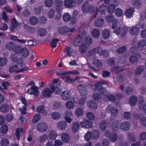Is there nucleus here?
<instances>
[{"mask_svg":"<svg viewBox=\"0 0 146 146\" xmlns=\"http://www.w3.org/2000/svg\"><path fill=\"white\" fill-rule=\"evenodd\" d=\"M96 53L99 54L100 55L107 56L109 54V52L108 50H103V48L100 46H98L93 48L89 52V54L91 56L95 55Z\"/></svg>","mask_w":146,"mask_h":146,"instance_id":"1","label":"nucleus"},{"mask_svg":"<svg viewBox=\"0 0 146 146\" xmlns=\"http://www.w3.org/2000/svg\"><path fill=\"white\" fill-rule=\"evenodd\" d=\"M82 9L84 12H90L94 13V16L96 17L98 12V9L96 7L90 5L88 4H84L83 5Z\"/></svg>","mask_w":146,"mask_h":146,"instance_id":"2","label":"nucleus"},{"mask_svg":"<svg viewBox=\"0 0 146 146\" xmlns=\"http://www.w3.org/2000/svg\"><path fill=\"white\" fill-rule=\"evenodd\" d=\"M106 111L110 113L111 116L113 117H116L118 113L117 109L111 105H109L106 108Z\"/></svg>","mask_w":146,"mask_h":146,"instance_id":"3","label":"nucleus"},{"mask_svg":"<svg viewBox=\"0 0 146 146\" xmlns=\"http://www.w3.org/2000/svg\"><path fill=\"white\" fill-rule=\"evenodd\" d=\"M55 85H51L50 86V89L48 88H46L43 91L42 95L46 97H49L51 96L52 94L53 93L55 90Z\"/></svg>","mask_w":146,"mask_h":146,"instance_id":"4","label":"nucleus"},{"mask_svg":"<svg viewBox=\"0 0 146 146\" xmlns=\"http://www.w3.org/2000/svg\"><path fill=\"white\" fill-rule=\"evenodd\" d=\"M11 25L10 27V29L11 31L14 32L15 29L17 30L18 28L21 25V23L17 22L15 18L11 19Z\"/></svg>","mask_w":146,"mask_h":146,"instance_id":"5","label":"nucleus"},{"mask_svg":"<svg viewBox=\"0 0 146 146\" xmlns=\"http://www.w3.org/2000/svg\"><path fill=\"white\" fill-rule=\"evenodd\" d=\"M105 135L108 137L112 142L115 141L118 137V136L116 133H111L108 130H107L105 132Z\"/></svg>","mask_w":146,"mask_h":146,"instance_id":"6","label":"nucleus"},{"mask_svg":"<svg viewBox=\"0 0 146 146\" xmlns=\"http://www.w3.org/2000/svg\"><path fill=\"white\" fill-rule=\"evenodd\" d=\"M36 128L37 130L40 133H44L47 129V124L44 122H40L36 125Z\"/></svg>","mask_w":146,"mask_h":146,"instance_id":"7","label":"nucleus"},{"mask_svg":"<svg viewBox=\"0 0 146 146\" xmlns=\"http://www.w3.org/2000/svg\"><path fill=\"white\" fill-rule=\"evenodd\" d=\"M77 88L82 96H85L87 94V89L85 86L80 84L77 86Z\"/></svg>","mask_w":146,"mask_h":146,"instance_id":"8","label":"nucleus"},{"mask_svg":"<svg viewBox=\"0 0 146 146\" xmlns=\"http://www.w3.org/2000/svg\"><path fill=\"white\" fill-rule=\"evenodd\" d=\"M58 80L57 79L53 80L52 81L53 84L52 85H56V86H55L54 88L55 90V94H59L61 91L60 85L59 83H58Z\"/></svg>","mask_w":146,"mask_h":146,"instance_id":"9","label":"nucleus"},{"mask_svg":"<svg viewBox=\"0 0 146 146\" xmlns=\"http://www.w3.org/2000/svg\"><path fill=\"white\" fill-rule=\"evenodd\" d=\"M120 128L123 131H128L130 128V124L128 121L123 122L121 124Z\"/></svg>","mask_w":146,"mask_h":146,"instance_id":"10","label":"nucleus"},{"mask_svg":"<svg viewBox=\"0 0 146 146\" xmlns=\"http://www.w3.org/2000/svg\"><path fill=\"white\" fill-rule=\"evenodd\" d=\"M81 125L83 127L89 128L92 126L93 123L88 120L84 119L81 122Z\"/></svg>","mask_w":146,"mask_h":146,"instance_id":"11","label":"nucleus"},{"mask_svg":"<svg viewBox=\"0 0 146 146\" xmlns=\"http://www.w3.org/2000/svg\"><path fill=\"white\" fill-rule=\"evenodd\" d=\"M72 115V112L71 111H66L65 112L64 118L65 120L68 123H70L72 121L70 117Z\"/></svg>","mask_w":146,"mask_h":146,"instance_id":"12","label":"nucleus"},{"mask_svg":"<svg viewBox=\"0 0 146 146\" xmlns=\"http://www.w3.org/2000/svg\"><path fill=\"white\" fill-rule=\"evenodd\" d=\"M58 128L61 130H64L67 127V123L64 121H59L57 123Z\"/></svg>","mask_w":146,"mask_h":146,"instance_id":"13","label":"nucleus"},{"mask_svg":"<svg viewBox=\"0 0 146 146\" xmlns=\"http://www.w3.org/2000/svg\"><path fill=\"white\" fill-rule=\"evenodd\" d=\"M104 22V21L103 19L99 18L95 21L94 25L96 27H101L103 25Z\"/></svg>","mask_w":146,"mask_h":146,"instance_id":"14","label":"nucleus"},{"mask_svg":"<svg viewBox=\"0 0 146 146\" xmlns=\"http://www.w3.org/2000/svg\"><path fill=\"white\" fill-rule=\"evenodd\" d=\"M30 89L32 90L30 92V95H34L36 97L39 96V92L38 90V87L36 86H32L31 87Z\"/></svg>","mask_w":146,"mask_h":146,"instance_id":"15","label":"nucleus"},{"mask_svg":"<svg viewBox=\"0 0 146 146\" xmlns=\"http://www.w3.org/2000/svg\"><path fill=\"white\" fill-rule=\"evenodd\" d=\"M64 5L66 7L68 8L72 7L75 5L74 0H65Z\"/></svg>","mask_w":146,"mask_h":146,"instance_id":"16","label":"nucleus"},{"mask_svg":"<svg viewBox=\"0 0 146 146\" xmlns=\"http://www.w3.org/2000/svg\"><path fill=\"white\" fill-rule=\"evenodd\" d=\"M61 98L64 100H69L70 98V95L69 92L67 91L63 92L61 94Z\"/></svg>","mask_w":146,"mask_h":146,"instance_id":"17","label":"nucleus"},{"mask_svg":"<svg viewBox=\"0 0 146 146\" xmlns=\"http://www.w3.org/2000/svg\"><path fill=\"white\" fill-rule=\"evenodd\" d=\"M139 28L137 27L134 26L130 28L129 30L130 34L132 35H135L139 32Z\"/></svg>","mask_w":146,"mask_h":146,"instance_id":"18","label":"nucleus"},{"mask_svg":"<svg viewBox=\"0 0 146 146\" xmlns=\"http://www.w3.org/2000/svg\"><path fill=\"white\" fill-rule=\"evenodd\" d=\"M88 47L84 43H82L79 47L78 49L80 52L81 54L85 53L87 51Z\"/></svg>","mask_w":146,"mask_h":146,"instance_id":"19","label":"nucleus"},{"mask_svg":"<svg viewBox=\"0 0 146 146\" xmlns=\"http://www.w3.org/2000/svg\"><path fill=\"white\" fill-rule=\"evenodd\" d=\"M126 136L128 140L130 142H135L136 139L135 135L133 133H127Z\"/></svg>","mask_w":146,"mask_h":146,"instance_id":"20","label":"nucleus"},{"mask_svg":"<svg viewBox=\"0 0 146 146\" xmlns=\"http://www.w3.org/2000/svg\"><path fill=\"white\" fill-rule=\"evenodd\" d=\"M110 32L108 29H106L103 30L102 32V36L103 38L106 39L110 37Z\"/></svg>","mask_w":146,"mask_h":146,"instance_id":"21","label":"nucleus"},{"mask_svg":"<svg viewBox=\"0 0 146 146\" xmlns=\"http://www.w3.org/2000/svg\"><path fill=\"white\" fill-rule=\"evenodd\" d=\"M145 67L143 66H138L135 72V75H139L141 74L145 70Z\"/></svg>","mask_w":146,"mask_h":146,"instance_id":"22","label":"nucleus"},{"mask_svg":"<svg viewBox=\"0 0 146 146\" xmlns=\"http://www.w3.org/2000/svg\"><path fill=\"white\" fill-rule=\"evenodd\" d=\"M79 123L78 122H76L73 123L72 125V130L74 133L77 132L79 129Z\"/></svg>","mask_w":146,"mask_h":146,"instance_id":"23","label":"nucleus"},{"mask_svg":"<svg viewBox=\"0 0 146 146\" xmlns=\"http://www.w3.org/2000/svg\"><path fill=\"white\" fill-rule=\"evenodd\" d=\"M119 123L117 121H113L111 123V126L113 131H117L119 130Z\"/></svg>","mask_w":146,"mask_h":146,"instance_id":"24","label":"nucleus"},{"mask_svg":"<svg viewBox=\"0 0 146 146\" xmlns=\"http://www.w3.org/2000/svg\"><path fill=\"white\" fill-rule=\"evenodd\" d=\"M87 104L88 106L92 109H95L97 108L96 103L93 101L91 100L88 101L87 102Z\"/></svg>","mask_w":146,"mask_h":146,"instance_id":"25","label":"nucleus"},{"mask_svg":"<svg viewBox=\"0 0 146 146\" xmlns=\"http://www.w3.org/2000/svg\"><path fill=\"white\" fill-rule=\"evenodd\" d=\"M61 139L64 142L68 143L70 140V137L67 133H62L61 135Z\"/></svg>","mask_w":146,"mask_h":146,"instance_id":"26","label":"nucleus"},{"mask_svg":"<svg viewBox=\"0 0 146 146\" xmlns=\"http://www.w3.org/2000/svg\"><path fill=\"white\" fill-rule=\"evenodd\" d=\"M82 38L80 35H78L73 42V45L74 46H77L79 44L82 42Z\"/></svg>","mask_w":146,"mask_h":146,"instance_id":"27","label":"nucleus"},{"mask_svg":"<svg viewBox=\"0 0 146 146\" xmlns=\"http://www.w3.org/2000/svg\"><path fill=\"white\" fill-rule=\"evenodd\" d=\"M64 52L66 53L68 56L70 57L73 52V49L71 47L67 46L64 49Z\"/></svg>","mask_w":146,"mask_h":146,"instance_id":"28","label":"nucleus"},{"mask_svg":"<svg viewBox=\"0 0 146 146\" xmlns=\"http://www.w3.org/2000/svg\"><path fill=\"white\" fill-rule=\"evenodd\" d=\"M84 111L82 109L79 107L77 108L75 111V114L76 116L81 117Z\"/></svg>","mask_w":146,"mask_h":146,"instance_id":"29","label":"nucleus"},{"mask_svg":"<svg viewBox=\"0 0 146 146\" xmlns=\"http://www.w3.org/2000/svg\"><path fill=\"white\" fill-rule=\"evenodd\" d=\"M43 6L40 5L37 6L34 8L33 12L36 15H38L43 9Z\"/></svg>","mask_w":146,"mask_h":146,"instance_id":"30","label":"nucleus"},{"mask_svg":"<svg viewBox=\"0 0 146 146\" xmlns=\"http://www.w3.org/2000/svg\"><path fill=\"white\" fill-rule=\"evenodd\" d=\"M137 101L136 97L135 96H132L129 98V102L131 105H134L137 102Z\"/></svg>","mask_w":146,"mask_h":146,"instance_id":"31","label":"nucleus"},{"mask_svg":"<svg viewBox=\"0 0 146 146\" xmlns=\"http://www.w3.org/2000/svg\"><path fill=\"white\" fill-rule=\"evenodd\" d=\"M9 106L5 104L2 105L0 107V111L4 113L7 112L9 110Z\"/></svg>","mask_w":146,"mask_h":146,"instance_id":"32","label":"nucleus"},{"mask_svg":"<svg viewBox=\"0 0 146 146\" xmlns=\"http://www.w3.org/2000/svg\"><path fill=\"white\" fill-rule=\"evenodd\" d=\"M6 47L11 50H13L16 47V45L13 42H9L5 45Z\"/></svg>","mask_w":146,"mask_h":146,"instance_id":"33","label":"nucleus"},{"mask_svg":"<svg viewBox=\"0 0 146 146\" xmlns=\"http://www.w3.org/2000/svg\"><path fill=\"white\" fill-rule=\"evenodd\" d=\"M71 18V15L68 13H64L62 16L63 20L66 22L70 21Z\"/></svg>","mask_w":146,"mask_h":146,"instance_id":"34","label":"nucleus"},{"mask_svg":"<svg viewBox=\"0 0 146 146\" xmlns=\"http://www.w3.org/2000/svg\"><path fill=\"white\" fill-rule=\"evenodd\" d=\"M99 92L101 94L104 96H107L108 92L106 90V89L101 86L99 88Z\"/></svg>","mask_w":146,"mask_h":146,"instance_id":"35","label":"nucleus"},{"mask_svg":"<svg viewBox=\"0 0 146 146\" xmlns=\"http://www.w3.org/2000/svg\"><path fill=\"white\" fill-rule=\"evenodd\" d=\"M23 130L20 128H17L15 131V135L17 139L18 140L20 139V136L21 134H23Z\"/></svg>","mask_w":146,"mask_h":146,"instance_id":"36","label":"nucleus"},{"mask_svg":"<svg viewBox=\"0 0 146 146\" xmlns=\"http://www.w3.org/2000/svg\"><path fill=\"white\" fill-rule=\"evenodd\" d=\"M146 46V39H142L138 42L137 46L138 47L141 49Z\"/></svg>","mask_w":146,"mask_h":146,"instance_id":"37","label":"nucleus"},{"mask_svg":"<svg viewBox=\"0 0 146 146\" xmlns=\"http://www.w3.org/2000/svg\"><path fill=\"white\" fill-rule=\"evenodd\" d=\"M106 20L108 22H113L117 23L118 22L117 19H114L113 16L112 15L108 16L106 17Z\"/></svg>","mask_w":146,"mask_h":146,"instance_id":"38","label":"nucleus"},{"mask_svg":"<svg viewBox=\"0 0 146 146\" xmlns=\"http://www.w3.org/2000/svg\"><path fill=\"white\" fill-rule=\"evenodd\" d=\"M93 64L96 66L97 67L100 68L102 66V62L99 60L96 59H93Z\"/></svg>","mask_w":146,"mask_h":146,"instance_id":"39","label":"nucleus"},{"mask_svg":"<svg viewBox=\"0 0 146 146\" xmlns=\"http://www.w3.org/2000/svg\"><path fill=\"white\" fill-rule=\"evenodd\" d=\"M100 33L99 31L97 29H94L92 31V35L94 38H96L99 37L100 35Z\"/></svg>","mask_w":146,"mask_h":146,"instance_id":"40","label":"nucleus"},{"mask_svg":"<svg viewBox=\"0 0 146 146\" xmlns=\"http://www.w3.org/2000/svg\"><path fill=\"white\" fill-rule=\"evenodd\" d=\"M18 67V66L15 64L14 65L10 67L9 72L10 73L15 72L16 73H19L18 72L19 70Z\"/></svg>","mask_w":146,"mask_h":146,"instance_id":"41","label":"nucleus"},{"mask_svg":"<svg viewBox=\"0 0 146 146\" xmlns=\"http://www.w3.org/2000/svg\"><path fill=\"white\" fill-rule=\"evenodd\" d=\"M38 18L35 16L31 17L29 19L30 23L33 25L36 24L38 22Z\"/></svg>","mask_w":146,"mask_h":146,"instance_id":"42","label":"nucleus"},{"mask_svg":"<svg viewBox=\"0 0 146 146\" xmlns=\"http://www.w3.org/2000/svg\"><path fill=\"white\" fill-rule=\"evenodd\" d=\"M107 125V123L105 121H101L99 124L100 127L102 131H104L106 129Z\"/></svg>","mask_w":146,"mask_h":146,"instance_id":"43","label":"nucleus"},{"mask_svg":"<svg viewBox=\"0 0 146 146\" xmlns=\"http://www.w3.org/2000/svg\"><path fill=\"white\" fill-rule=\"evenodd\" d=\"M66 107L69 109H73L74 107V104L72 101H68L66 104Z\"/></svg>","mask_w":146,"mask_h":146,"instance_id":"44","label":"nucleus"},{"mask_svg":"<svg viewBox=\"0 0 146 146\" xmlns=\"http://www.w3.org/2000/svg\"><path fill=\"white\" fill-rule=\"evenodd\" d=\"M57 135L55 131H51L48 134V137L50 139L54 140L57 137Z\"/></svg>","mask_w":146,"mask_h":146,"instance_id":"45","label":"nucleus"},{"mask_svg":"<svg viewBox=\"0 0 146 146\" xmlns=\"http://www.w3.org/2000/svg\"><path fill=\"white\" fill-rule=\"evenodd\" d=\"M134 12L133 9L130 8L126 11L125 15L127 17L129 18L132 16Z\"/></svg>","mask_w":146,"mask_h":146,"instance_id":"46","label":"nucleus"},{"mask_svg":"<svg viewBox=\"0 0 146 146\" xmlns=\"http://www.w3.org/2000/svg\"><path fill=\"white\" fill-rule=\"evenodd\" d=\"M68 27H61L58 29V31L60 34H64L68 32Z\"/></svg>","mask_w":146,"mask_h":146,"instance_id":"47","label":"nucleus"},{"mask_svg":"<svg viewBox=\"0 0 146 146\" xmlns=\"http://www.w3.org/2000/svg\"><path fill=\"white\" fill-rule=\"evenodd\" d=\"M100 134L99 131L97 130H94L92 134V137L94 139H96L100 136Z\"/></svg>","mask_w":146,"mask_h":146,"instance_id":"48","label":"nucleus"},{"mask_svg":"<svg viewBox=\"0 0 146 146\" xmlns=\"http://www.w3.org/2000/svg\"><path fill=\"white\" fill-rule=\"evenodd\" d=\"M140 121L141 124L143 126H146V117L143 115H140Z\"/></svg>","mask_w":146,"mask_h":146,"instance_id":"49","label":"nucleus"},{"mask_svg":"<svg viewBox=\"0 0 146 146\" xmlns=\"http://www.w3.org/2000/svg\"><path fill=\"white\" fill-rule=\"evenodd\" d=\"M92 97L93 99L97 101H100L102 99L101 96L98 93H94L92 95Z\"/></svg>","mask_w":146,"mask_h":146,"instance_id":"50","label":"nucleus"},{"mask_svg":"<svg viewBox=\"0 0 146 146\" xmlns=\"http://www.w3.org/2000/svg\"><path fill=\"white\" fill-rule=\"evenodd\" d=\"M84 42L86 44L89 45L92 43L93 40L90 37L87 36L85 38Z\"/></svg>","mask_w":146,"mask_h":146,"instance_id":"51","label":"nucleus"},{"mask_svg":"<svg viewBox=\"0 0 146 146\" xmlns=\"http://www.w3.org/2000/svg\"><path fill=\"white\" fill-rule=\"evenodd\" d=\"M60 114L58 112H54L51 114V117L53 119H56L60 118Z\"/></svg>","mask_w":146,"mask_h":146,"instance_id":"52","label":"nucleus"},{"mask_svg":"<svg viewBox=\"0 0 146 146\" xmlns=\"http://www.w3.org/2000/svg\"><path fill=\"white\" fill-rule=\"evenodd\" d=\"M22 56L24 57H26L29 54V50L26 48H24L22 50Z\"/></svg>","mask_w":146,"mask_h":146,"instance_id":"53","label":"nucleus"},{"mask_svg":"<svg viewBox=\"0 0 146 146\" xmlns=\"http://www.w3.org/2000/svg\"><path fill=\"white\" fill-rule=\"evenodd\" d=\"M37 111L39 113H45V107L42 105L38 106L36 109Z\"/></svg>","mask_w":146,"mask_h":146,"instance_id":"54","label":"nucleus"},{"mask_svg":"<svg viewBox=\"0 0 146 146\" xmlns=\"http://www.w3.org/2000/svg\"><path fill=\"white\" fill-rule=\"evenodd\" d=\"M55 13L54 9H51L47 13L48 17L50 18H53Z\"/></svg>","mask_w":146,"mask_h":146,"instance_id":"55","label":"nucleus"},{"mask_svg":"<svg viewBox=\"0 0 146 146\" xmlns=\"http://www.w3.org/2000/svg\"><path fill=\"white\" fill-rule=\"evenodd\" d=\"M115 9V6L114 5L112 4L109 5L108 8V12L109 13H112L113 12Z\"/></svg>","mask_w":146,"mask_h":146,"instance_id":"56","label":"nucleus"},{"mask_svg":"<svg viewBox=\"0 0 146 146\" xmlns=\"http://www.w3.org/2000/svg\"><path fill=\"white\" fill-rule=\"evenodd\" d=\"M48 136L46 134H45L42 135L39 138V141L40 143H44L47 140Z\"/></svg>","mask_w":146,"mask_h":146,"instance_id":"57","label":"nucleus"},{"mask_svg":"<svg viewBox=\"0 0 146 146\" xmlns=\"http://www.w3.org/2000/svg\"><path fill=\"white\" fill-rule=\"evenodd\" d=\"M53 3V0H45L44 5L46 7H49L52 6Z\"/></svg>","mask_w":146,"mask_h":146,"instance_id":"58","label":"nucleus"},{"mask_svg":"<svg viewBox=\"0 0 146 146\" xmlns=\"http://www.w3.org/2000/svg\"><path fill=\"white\" fill-rule=\"evenodd\" d=\"M1 146H9V142L7 139H4L1 141Z\"/></svg>","mask_w":146,"mask_h":146,"instance_id":"59","label":"nucleus"},{"mask_svg":"<svg viewBox=\"0 0 146 146\" xmlns=\"http://www.w3.org/2000/svg\"><path fill=\"white\" fill-rule=\"evenodd\" d=\"M126 47L125 46H123L119 48L116 50V52L118 53L121 54L123 53L126 49Z\"/></svg>","mask_w":146,"mask_h":146,"instance_id":"60","label":"nucleus"},{"mask_svg":"<svg viewBox=\"0 0 146 146\" xmlns=\"http://www.w3.org/2000/svg\"><path fill=\"white\" fill-rule=\"evenodd\" d=\"M129 61L131 63L134 64L137 62L138 60L136 56H132L130 57Z\"/></svg>","mask_w":146,"mask_h":146,"instance_id":"61","label":"nucleus"},{"mask_svg":"<svg viewBox=\"0 0 146 146\" xmlns=\"http://www.w3.org/2000/svg\"><path fill=\"white\" fill-rule=\"evenodd\" d=\"M7 62V59L5 58H2L0 59V66H3L6 64Z\"/></svg>","mask_w":146,"mask_h":146,"instance_id":"62","label":"nucleus"},{"mask_svg":"<svg viewBox=\"0 0 146 146\" xmlns=\"http://www.w3.org/2000/svg\"><path fill=\"white\" fill-rule=\"evenodd\" d=\"M106 7L104 6L103 5L100 6L98 11H99L102 14H104L106 12Z\"/></svg>","mask_w":146,"mask_h":146,"instance_id":"63","label":"nucleus"},{"mask_svg":"<svg viewBox=\"0 0 146 146\" xmlns=\"http://www.w3.org/2000/svg\"><path fill=\"white\" fill-rule=\"evenodd\" d=\"M115 13L117 16L120 17L122 15L123 12L119 8H117L115 11Z\"/></svg>","mask_w":146,"mask_h":146,"instance_id":"64","label":"nucleus"}]
</instances>
